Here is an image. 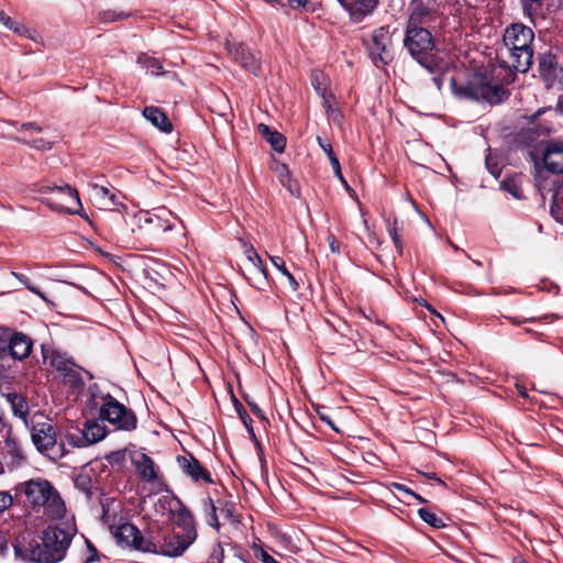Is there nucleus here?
I'll list each match as a JSON object with an SVG mask.
<instances>
[{
  "label": "nucleus",
  "instance_id": "f257e3e1",
  "mask_svg": "<svg viewBox=\"0 0 563 563\" xmlns=\"http://www.w3.org/2000/svg\"><path fill=\"white\" fill-rule=\"evenodd\" d=\"M76 532V526L71 522L51 526L43 532L42 544H30L25 551L15 545L14 550L18 555L32 562L57 563L64 559Z\"/></svg>",
  "mask_w": 563,
  "mask_h": 563
},
{
  "label": "nucleus",
  "instance_id": "f03ea898",
  "mask_svg": "<svg viewBox=\"0 0 563 563\" xmlns=\"http://www.w3.org/2000/svg\"><path fill=\"white\" fill-rule=\"evenodd\" d=\"M16 492L24 495L34 508L42 507L53 520L62 519L66 514L64 500L47 479L37 477L22 482L16 486Z\"/></svg>",
  "mask_w": 563,
  "mask_h": 563
},
{
  "label": "nucleus",
  "instance_id": "7ed1b4c3",
  "mask_svg": "<svg viewBox=\"0 0 563 563\" xmlns=\"http://www.w3.org/2000/svg\"><path fill=\"white\" fill-rule=\"evenodd\" d=\"M533 32L530 27L515 23L504 33V45L507 53V66L516 71L526 73L532 63Z\"/></svg>",
  "mask_w": 563,
  "mask_h": 563
},
{
  "label": "nucleus",
  "instance_id": "20e7f679",
  "mask_svg": "<svg viewBox=\"0 0 563 563\" xmlns=\"http://www.w3.org/2000/svg\"><path fill=\"white\" fill-rule=\"evenodd\" d=\"M41 191L48 195V197L44 199V202L52 210L80 214L87 219V217L81 213V202L78 191L69 185L45 186Z\"/></svg>",
  "mask_w": 563,
  "mask_h": 563
},
{
  "label": "nucleus",
  "instance_id": "39448f33",
  "mask_svg": "<svg viewBox=\"0 0 563 563\" xmlns=\"http://www.w3.org/2000/svg\"><path fill=\"white\" fill-rule=\"evenodd\" d=\"M196 532L188 534L168 533L164 536H153L151 532V542L146 545L147 553L179 556L195 541Z\"/></svg>",
  "mask_w": 563,
  "mask_h": 563
},
{
  "label": "nucleus",
  "instance_id": "423d86ee",
  "mask_svg": "<svg viewBox=\"0 0 563 563\" xmlns=\"http://www.w3.org/2000/svg\"><path fill=\"white\" fill-rule=\"evenodd\" d=\"M456 93L467 99L484 100L492 104L504 101L508 96L504 87L492 85L482 78H474L466 86L459 88Z\"/></svg>",
  "mask_w": 563,
  "mask_h": 563
},
{
  "label": "nucleus",
  "instance_id": "0eeeda50",
  "mask_svg": "<svg viewBox=\"0 0 563 563\" xmlns=\"http://www.w3.org/2000/svg\"><path fill=\"white\" fill-rule=\"evenodd\" d=\"M405 46L410 55L421 65H427L428 56L431 54L434 43L431 33L423 26H407Z\"/></svg>",
  "mask_w": 563,
  "mask_h": 563
},
{
  "label": "nucleus",
  "instance_id": "6e6552de",
  "mask_svg": "<svg viewBox=\"0 0 563 563\" xmlns=\"http://www.w3.org/2000/svg\"><path fill=\"white\" fill-rule=\"evenodd\" d=\"M100 418L120 430L131 431L136 427L134 412L111 397L102 404Z\"/></svg>",
  "mask_w": 563,
  "mask_h": 563
},
{
  "label": "nucleus",
  "instance_id": "1a4fd4ad",
  "mask_svg": "<svg viewBox=\"0 0 563 563\" xmlns=\"http://www.w3.org/2000/svg\"><path fill=\"white\" fill-rule=\"evenodd\" d=\"M32 441L40 452L51 459L64 456V444H56V433L51 423H38L32 428Z\"/></svg>",
  "mask_w": 563,
  "mask_h": 563
},
{
  "label": "nucleus",
  "instance_id": "9d476101",
  "mask_svg": "<svg viewBox=\"0 0 563 563\" xmlns=\"http://www.w3.org/2000/svg\"><path fill=\"white\" fill-rule=\"evenodd\" d=\"M156 507L157 510H167L169 519L184 529V534L196 532L192 516L180 500L163 497L158 499Z\"/></svg>",
  "mask_w": 563,
  "mask_h": 563
},
{
  "label": "nucleus",
  "instance_id": "9b49d317",
  "mask_svg": "<svg viewBox=\"0 0 563 563\" xmlns=\"http://www.w3.org/2000/svg\"><path fill=\"white\" fill-rule=\"evenodd\" d=\"M0 459L11 467L20 465L24 460L20 443L8 424L0 429Z\"/></svg>",
  "mask_w": 563,
  "mask_h": 563
},
{
  "label": "nucleus",
  "instance_id": "f8f14e48",
  "mask_svg": "<svg viewBox=\"0 0 563 563\" xmlns=\"http://www.w3.org/2000/svg\"><path fill=\"white\" fill-rule=\"evenodd\" d=\"M244 253L246 256L245 278L252 286L263 289L267 286V272L260 255L252 245H245Z\"/></svg>",
  "mask_w": 563,
  "mask_h": 563
},
{
  "label": "nucleus",
  "instance_id": "ddd939ff",
  "mask_svg": "<svg viewBox=\"0 0 563 563\" xmlns=\"http://www.w3.org/2000/svg\"><path fill=\"white\" fill-rule=\"evenodd\" d=\"M440 13L439 5L432 0H412L409 4L408 25L421 26L434 21Z\"/></svg>",
  "mask_w": 563,
  "mask_h": 563
},
{
  "label": "nucleus",
  "instance_id": "4468645a",
  "mask_svg": "<svg viewBox=\"0 0 563 563\" xmlns=\"http://www.w3.org/2000/svg\"><path fill=\"white\" fill-rule=\"evenodd\" d=\"M368 49L375 62L388 64L393 59L389 31L385 27L375 30Z\"/></svg>",
  "mask_w": 563,
  "mask_h": 563
},
{
  "label": "nucleus",
  "instance_id": "2eb2a0df",
  "mask_svg": "<svg viewBox=\"0 0 563 563\" xmlns=\"http://www.w3.org/2000/svg\"><path fill=\"white\" fill-rule=\"evenodd\" d=\"M115 537L119 542L125 543L137 551L147 553L146 545L151 542V534L145 537L132 523H123L118 527Z\"/></svg>",
  "mask_w": 563,
  "mask_h": 563
},
{
  "label": "nucleus",
  "instance_id": "dca6fc26",
  "mask_svg": "<svg viewBox=\"0 0 563 563\" xmlns=\"http://www.w3.org/2000/svg\"><path fill=\"white\" fill-rule=\"evenodd\" d=\"M169 218L178 220L181 223V221L174 216L172 211L166 210L165 208H158L154 213L146 212L140 216V222L144 224H153V232H167L175 228V225L170 223Z\"/></svg>",
  "mask_w": 563,
  "mask_h": 563
},
{
  "label": "nucleus",
  "instance_id": "f3484780",
  "mask_svg": "<svg viewBox=\"0 0 563 563\" xmlns=\"http://www.w3.org/2000/svg\"><path fill=\"white\" fill-rule=\"evenodd\" d=\"M132 465L136 474L146 482L157 479V471L154 461L143 451H132L130 454Z\"/></svg>",
  "mask_w": 563,
  "mask_h": 563
},
{
  "label": "nucleus",
  "instance_id": "a211bd4d",
  "mask_svg": "<svg viewBox=\"0 0 563 563\" xmlns=\"http://www.w3.org/2000/svg\"><path fill=\"white\" fill-rule=\"evenodd\" d=\"M227 49L233 58L239 62L245 69L253 74L260 70V62L256 56L243 44L227 42Z\"/></svg>",
  "mask_w": 563,
  "mask_h": 563
},
{
  "label": "nucleus",
  "instance_id": "6ab92c4d",
  "mask_svg": "<svg viewBox=\"0 0 563 563\" xmlns=\"http://www.w3.org/2000/svg\"><path fill=\"white\" fill-rule=\"evenodd\" d=\"M545 168L554 174L563 173V142H552L543 153Z\"/></svg>",
  "mask_w": 563,
  "mask_h": 563
},
{
  "label": "nucleus",
  "instance_id": "aec40b11",
  "mask_svg": "<svg viewBox=\"0 0 563 563\" xmlns=\"http://www.w3.org/2000/svg\"><path fill=\"white\" fill-rule=\"evenodd\" d=\"M89 197L91 202L101 210H111L118 205L117 195L97 184L90 185Z\"/></svg>",
  "mask_w": 563,
  "mask_h": 563
},
{
  "label": "nucleus",
  "instance_id": "412c9836",
  "mask_svg": "<svg viewBox=\"0 0 563 563\" xmlns=\"http://www.w3.org/2000/svg\"><path fill=\"white\" fill-rule=\"evenodd\" d=\"M354 21H361L377 5V0H338Z\"/></svg>",
  "mask_w": 563,
  "mask_h": 563
},
{
  "label": "nucleus",
  "instance_id": "4be33fe9",
  "mask_svg": "<svg viewBox=\"0 0 563 563\" xmlns=\"http://www.w3.org/2000/svg\"><path fill=\"white\" fill-rule=\"evenodd\" d=\"M32 350V342L29 336L23 333H15L8 341V352L16 360H23L29 356Z\"/></svg>",
  "mask_w": 563,
  "mask_h": 563
},
{
  "label": "nucleus",
  "instance_id": "5701e85b",
  "mask_svg": "<svg viewBox=\"0 0 563 563\" xmlns=\"http://www.w3.org/2000/svg\"><path fill=\"white\" fill-rule=\"evenodd\" d=\"M178 462H179L181 468L184 470V472L188 476H190L194 481L202 479L206 483L212 482L210 474L207 472V470H205L201 466L199 461L196 460L195 457H192V456L181 457L178 460Z\"/></svg>",
  "mask_w": 563,
  "mask_h": 563
},
{
  "label": "nucleus",
  "instance_id": "b1692460",
  "mask_svg": "<svg viewBox=\"0 0 563 563\" xmlns=\"http://www.w3.org/2000/svg\"><path fill=\"white\" fill-rule=\"evenodd\" d=\"M143 115L154 126L158 128L161 131L165 133H169L173 130V125L168 118L166 117V114L156 107H146L143 110Z\"/></svg>",
  "mask_w": 563,
  "mask_h": 563
},
{
  "label": "nucleus",
  "instance_id": "393cba45",
  "mask_svg": "<svg viewBox=\"0 0 563 563\" xmlns=\"http://www.w3.org/2000/svg\"><path fill=\"white\" fill-rule=\"evenodd\" d=\"M257 132L271 144V146L278 153L284 152L286 146V137L264 123L257 125Z\"/></svg>",
  "mask_w": 563,
  "mask_h": 563
},
{
  "label": "nucleus",
  "instance_id": "a878e982",
  "mask_svg": "<svg viewBox=\"0 0 563 563\" xmlns=\"http://www.w3.org/2000/svg\"><path fill=\"white\" fill-rule=\"evenodd\" d=\"M85 439L88 442V445L95 444L107 435V430L104 424L98 420H89L85 423L82 429Z\"/></svg>",
  "mask_w": 563,
  "mask_h": 563
},
{
  "label": "nucleus",
  "instance_id": "bb28decb",
  "mask_svg": "<svg viewBox=\"0 0 563 563\" xmlns=\"http://www.w3.org/2000/svg\"><path fill=\"white\" fill-rule=\"evenodd\" d=\"M274 172L276 176L278 177L280 184L286 187L291 195H298L299 189L296 181L291 179L290 172L288 167L283 163H275L274 165Z\"/></svg>",
  "mask_w": 563,
  "mask_h": 563
},
{
  "label": "nucleus",
  "instance_id": "cd10ccee",
  "mask_svg": "<svg viewBox=\"0 0 563 563\" xmlns=\"http://www.w3.org/2000/svg\"><path fill=\"white\" fill-rule=\"evenodd\" d=\"M49 360V364L56 368L58 372L64 374H69L73 372L74 362L68 358L65 354L58 351H52L48 355L45 356Z\"/></svg>",
  "mask_w": 563,
  "mask_h": 563
},
{
  "label": "nucleus",
  "instance_id": "c85d7f7f",
  "mask_svg": "<svg viewBox=\"0 0 563 563\" xmlns=\"http://www.w3.org/2000/svg\"><path fill=\"white\" fill-rule=\"evenodd\" d=\"M386 229L399 253L402 252V242L400 233L402 232V223L396 216H389L385 219Z\"/></svg>",
  "mask_w": 563,
  "mask_h": 563
},
{
  "label": "nucleus",
  "instance_id": "c756f323",
  "mask_svg": "<svg viewBox=\"0 0 563 563\" xmlns=\"http://www.w3.org/2000/svg\"><path fill=\"white\" fill-rule=\"evenodd\" d=\"M541 76L549 82V86L554 84V77L558 74L555 57L552 55L543 56L539 64Z\"/></svg>",
  "mask_w": 563,
  "mask_h": 563
},
{
  "label": "nucleus",
  "instance_id": "7c9ffc66",
  "mask_svg": "<svg viewBox=\"0 0 563 563\" xmlns=\"http://www.w3.org/2000/svg\"><path fill=\"white\" fill-rule=\"evenodd\" d=\"M9 30L20 36L30 38L36 43H42V36L35 30H32L20 22L13 21L12 27Z\"/></svg>",
  "mask_w": 563,
  "mask_h": 563
},
{
  "label": "nucleus",
  "instance_id": "2f4dec72",
  "mask_svg": "<svg viewBox=\"0 0 563 563\" xmlns=\"http://www.w3.org/2000/svg\"><path fill=\"white\" fill-rule=\"evenodd\" d=\"M137 64L147 68L152 75L162 74L163 65L161 64V62H158L157 59H155L146 54H141L137 57Z\"/></svg>",
  "mask_w": 563,
  "mask_h": 563
},
{
  "label": "nucleus",
  "instance_id": "473e14b6",
  "mask_svg": "<svg viewBox=\"0 0 563 563\" xmlns=\"http://www.w3.org/2000/svg\"><path fill=\"white\" fill-rule=\"evenodd\" d=\"M418 514H419V517L424 522H427L428 525H430L433 528L440 529L445 526L444 522L442 521V519L437 517V515L434 512L428 510L427 508H420L418 510Z\"/></svg>",
  "mask_w": 563,
  "mask_h": 563
},
{
  "label": "nucleus",
  "instance_id": "72a5a7b5",
  "mask_svg": "<svg viewBox=\"0 0 563 563\" xmlns=\"http://www.w3.org/2000/svg\"><path fill=\"white\" fill-rule=\"evenodd\" d=\"M18 142H21V143H24V144H27L29 146H31L32 148L34 150H37V151H43V152H46V151H49L52 148V142L43 139V137H35V139H15Z\"/></svg>",
  "mask_w": 563,
  "mask_h": 563
},
{
  "label": "nucleus",
  "instance_id": "f704fd0d",
  "mask_svg": "<svg viewBox=\"0 0 563 563\" xmlns=\"http://www.w3.org/2000/svg\"><path fill=\"white\" fill-rule=\"evenodd\" d=\"M9 400L11 401L14 415L24 418L27 413V408L23 398L19 397L18 395H9Z\"/></svg>",
  "mask_w": 563,
  "mask_h": 563
},
{
  "label": "nucleus",
  "instance_id": "c9c22d12",
  "mask_svg": "<svg viewBox=\"0 0 563 563\" xmlns=\"http://www.w3.org/2000/svg\"><path fill=\"white\" fill-rule=\"evenodd\" d=\"M66 441L73 448H85L88 445L82 430L76 432H67Z\"/></svg>",
  "mask_w": 563,
  "mask_h": 563
},
{
  "label": "nucleus",
  "instance_id": "e433bc0d",
  "mask_svg": "<svg viewBox=\"0 0 563 563\" xmlns=\"http://www.w3.org/2000/svg\"><path fill=\"white\" fill-rule=\"evenodd\" d=\"M126 457V450H118L114 452H111L107 455V461L112 465L121 466L123 465Z\"/></svg>",
  "mask_w": 563,
  "mask_h": 563
},
{
  "label": "nucleus",
  "instance_id": "4c0bfd02",
  "mask_svg": "<svg viewBox=\"0 0 563 563\" xmlns=\"http://www.w3.org/2000/svg\"><path fill=\"white\" fill-rule=\"evenodd\" d=\"M252 549L255 558L261 560L263 563H279L260 545L254 544Z\"/></svg>",
  "mask_w": 563,
  "mask_h": 563
},
{
  "label": "nucleus",
  "instance_id": "58836bf2",
  "mask_svg": "<svg viewBox=\"0 0 563 563\" xmlns=\"http://www.w3.org/2000/svg\"><path fill=\"white\" fill-rule=\"evenodd\" d=\"M551 214L556 221L563 223V202H560L558 195L554 196V200L551 206Z\"/></svg>",
  "mask_w": 563,
  "mask_h": 563
},
{
  "label": "nucleus",
  "instance_id": "ea45409f",
  "mask_svg": "<svg viewBox=\"0 0 563 563\" xmlns=\"http://www.w3.org/2000/svg\"><path fill=\"white\" fill-rule=\"evenodd\" d=\"M12 275H13L14 277H16L21 283H23V284L25 285V287H26L30 291H32V292L36 294V295H37L40 298H42L45 302H49V300L45 297V295H44L40 289H37L36 287H34L33 285H31V284L29 283L27 278H25V277H23V276H21V275L16 274V273H12Z\"/></svg>",
  "mask_w": 563,
  "mask_h": 563
},
{
  "label": "nucleus",
  "instance_id": "a19ab883",
  "mask_svg": "<svg viewBox=\"0 0 563 563\" xmlns=\"http://www.w3.org/2000/svg\"><path fill=\"white\" fill-rule=\"evenodd\" d=\"M322 98H323V104L327 109V112L329 114V117L335 121V122H339L340 119H341V113L339 111H336L335 109L332 108L331 103H330V100L329 98L324 95V92H322Z\"/></svg>",
  "mask_w": 563,
  "mask_h": 563
},
{
  "label": "nucleus",
  "instance_id": "79ce46f5",
  "mask_svg": "<svg viewBox=\"0 0 563 563\" xmlns=\"http://www.w3.org/2000/svg\"><path fill=\"white\" fill-rule=\"evenodd\" d=\"M13 504V497L8 492H0V512L9 509Z\"/></svg>",
  "mask_w": 563,
  "mask_h": 563
},
{
  "label": "nucleus",
  "instance_id": "37998d69",
  "mask_svg": "<svg viewBox=\"0 0 563 563\" xmlns=\"http://www.w3.org/2000/svg\"><path fill=\"white\" fill-rule=\"evenodd\" d=\"M324 79V76L321 71H314L311 76V82L314 86L316 90L322 96V92L325 93V89L321 88V84Z\"/></svg>",
  "mask_w": 563,
  "mask_h": 563
},
{
  "label": "nucleus",
  "instance_id": "c03bdc74",
  "mask_svg": "<svg viewBox=\"0 0 563 563\" xmlns=\"http://www.w3.org/2000/svg\"><path fill=\"white\" fill-rule=\"evenodd\" d=\"M316 411L319 416V418L324 421L327 424H329L333 430H338L332 420L330 419L329 415L327 413V408L324 406H320V405H317L316 406Z\"/></svg>",
  "mask_w": 563,
  "mask_h": 563
},
{
  "label": "nucleus",
  "instance_id": "a18cd8bd",
  "mask_svg": "<svg viewBox=\"0 0 563 563\" xmlns=\"http://www.w3.org/2000/svg\"><path fill=\"white\" fill-rule=\"evenodd\" d=\"M272 262V264L283 274L285 275L288 269L286 268V265H285V262L282 257L279 256H273V255H267Z\"/></svg>",
  "mask_w": 563,
  "mask_h": 563
},
{
  "label": "nucleus",
  "instance_id": "49530a36",
  "mask_svg": "<svg viewBox=\"0 0 563 563\" xmlns=\"http://www.w3.org/2000/svg\"><path fill=\"white\" fill-rule=\"evenodd\" d=\"M327 241L329 243L330 251L332 253L339 254L340 253V243L335 239V236L332 233H329L327 236Z\"/></svg>",
  "mask_w": 563,
  "mask_h": 563
},
{
  "label": "nucleus",
  "instance_id": "de8ad7c7",
  "mask_svg": "<svg viewBox=\"0 0 563 563\" xmlns=\"http://www.w3.org/2000/svg\"><path fill=\"white\" fill-rule=\"evenodd\" d=\"M329 161H330V163H331V166H332V167H333V169H334L335 175L341 179V181H342L343 184H345V185H346L345 180H344V179H343V177H342V174H341V166H340V163H339V159L336 158V156L334 155V156L330 157V158H329Z\"/></svg>",
  "mask_w": 563,
  "mask_h": 563
},
{
  "label": "nucleus",
  "instance_id": "09e8293b",
  "mask_svg": "<svg viewBox=\"0 0 563 563\" xmlns=\"http://www.w3.org/2000/svg\"><path fill=\"white\" fill-rule=\"evenodd\" d=\"M318 144L323 150V152L327 154L328 158L334 156L332 146L330 143L324 142L320 136L317 137Z\"/></svg>",
  "mask_w": 563,
  "mask_h": 563
},
{
  "label": "nucleus",
  "instance_id": "8fccbe9b",
  "mask_svg": "<svg viewBox=\"0 0 563 563\" xmlns=\"http://www.w3.org/2000/svg\"><path fill=\"white\" fill-rule=\"evenodd\" d=\"M12 20L4 11L0 10V23L8 30L12 27Z\"/></svg>",
  "mask_w": 563,
  "mask_h": 563
},
{
  "label": "nucleus",
  "instance_id": "3c124183",
  "mask_svg": "<svg viewBox=\"0 0 563 563\" xmlns=\"http://www.w3.org/2000/svg\"><path fill=\"white\" fill-rule=\"evenodd\" d=\"M541 0H522V7H523V11L527 13V14H531V11H532V7L534 3H538L540 2Z\"/></svg>",
  "mask_w": 563,
  "mask_h": 563
},
{
  "label": "nucleus",
  "instance_id": "603ef678",
  "mask_svg": "<svg viewBox=\"0 0 563 563\" xmlns=\"http://www.w3.org/2000/svg\"><path fill=\"white\" fill-rule=\"evenodd\" d=\"M20 130L21 131H29V130H32V131H35L37 133L42 132V128L35 123H24L20 126Z\"/></svg>",
  "mask_w": 563,
  "mask_h": 563
},
{
  "label": "nucleus",
  "instance_id": "864d4df0",
  "mask_svg": "<svg viewBox=\"0 0 563 563\" xmlns=\"http://www.w3.org/2000/svg\"><path fill=\"white\" fill-rule=\"evenodd\" d=\"M391 487H393L394 489L398 490V492H402V493H405V494H406V495H408V496H409V495H413V492H412L410 488H408V487H406L405 485H402V484H399V483H393V484H391Z\"/></svg>",
  "mask_w": 563,
  "mask_h": 563
},
{
  "label": "nucleus",
  "instance_id": "5fc2aeb1",
  "mask_svg": "<svg viewBox=\"0 0 563 563\" xmlns=\"http://www.w3.org/2000/svg\"><path fill=\"white\" fill-rule=\"evenodd\" d=\"M284 276L288 279L292 291H297L299 288V285H298V282L295 279V277L289 272H287Z\"/></svg>",
  "mask_w": 563,
  "mask_h": 563
},
{
  "label": "nucleus",
  "instance_id": "6e6d98bb",
  "mask_svg": "<svg viewBox=\"0 0 563 563\" xmlns=\"http://www.w3.org/2000/svg\"><path fill=\"white\" fill-rule=\"evenodd\" d=\"M506 190H508L515 198L520 199V192L516 185H503Z\"/></svg>",
  "mask_w": 563,
  "mask_h": 563
},
{
  "label": "nucleus",
  "instance_id": "4d7b16f0",
  "mask_svg": "<svg viewBox=\"0 0 563 563\" xmlns=\"http://www.w3.org/2000/svg\"><path fill=\"white\" fill-rule=\"evenodd\" d=\"M249 406L251 407L252 411L257 416V417H261V418H264L263 416V411L261 410V408L253 401L246 399Z\"/></svg>",
  "mask_w": 563,
  "mask_h": 563
},
{
  "label": "nucleus",
  "instance_id": "13d9d810",
  "mask_svg": "<svg viewBox=\"0 0 563 563\" xmlns=\"http://www.w3.org/2000/svg\"><path fill=\"white\" fill-rule=\"evenodd\" d=\"M103 19L106 21H115V20L123 19V14L122 13L107 12V13H104V18Z\"/></svg>",
  "mask_w": 563,
  "mask_h": 563
},
{
  "label": "nucleus",
  "instance_id": "bf43d9fd",
  "mask_svg": "<svg viewBox=\"0 0 563 563\" xmlns=\"http://www.w3.org/2000/svg\"><path fill=\"white\" fill-rule=\"evenodd\" d=\"M8 352V341L0 336V356Z\"/></svg>",
  "mask_w": 563,
  "mask_h": 563
},
{
  "label": "nucleus",
  "instance_id": "052dcab7",
  "mask_svg": "<svg viewBox=\"0 0 563 563\" xmlns=\"http://www.w3.org/2000/svg\"><path fill=\"white\" fill-rule=\"evenodd\" d=\"M554 79H558V84L563 88V64L560 66Z\"/></svg>",
  "mask_w": 563,
  "mask_h": 563
},
{
  "label": "nucleus",
  "instance_id": "680f3d73",
  "mask_svg": "<svg viewBox=\"0 0 563 563\" xmlns=\"http://www.w3.org/2000/svg\"><path fill=\"white\" fill-rule=\"evenodd\" d=\"M210 507H211V515H212V520H213V522L211 525H213L214 527L218 528L219 523H218V518H217V515H216V507L212 504V501H210Z\"/></svg>",
  "mask_w": 563,
  "mask_h": 563
},
{
  "label": "nucleus",
  "instance_id": "e2e57ef3",
  "mask_svg": "<svg viewBox=\"0 0 563 563\" xmlns=\"http://www.w3.org/2000/svg\"><path fill=\"white\" fill-rule=\"evenodd\" d=\"M516 388L519 393L520 396L525 397V398H528V393L526 390V388L521 385H516Z\"/></svg>",
  "mask_w": 563,
  "mask_h": 563
},
{
  "label": "nucleus",
  "instance_id": "0e129e2a",
  "mask_svg": "<svg viewBox=\"0 0 563 563\" xmlns=\"http://www.w3.org/2000/svg\"><path fill=\"white\" fill-rule=\"evenodd\" d=\"M426 477L431 478V479H435V481L439 482V484H443V482L440 478H438L434 473L426 474Z\"/></svg>",
  "mask_w": 563,
  "mask_h": 563
},
{
  "label": "nucleus",
  "instance_id": "69168bd1",
  "mask_svg": "<svg viewBox=\"0 0 563 563\" xmlns=\"http://www.w3.org/2000/svg\"><path fill=\"white\" fill-rule=\"evenodd\" d=\"M411 497H413L415 499H417L419 503H426V499L422 498L420 495L416 494L413 492V495H410Z\"/></svg>",
  "mask_w": 563,
  "mask_h": 563
},
{
  "label": "nucleus",
  "instance_id": "338daca9",
  "mask_svg": "<svg viewBox=\"0 0 563 563\" xmlns=\"http://www.w3.org/2000/svg\"><path fill=\"white\" fill-rule=\"evenodd\" d=\"M431 312L435 313L439 318H441V320H443L442 316L437 313L431 306H429L428 303L424 305Z\"/></svg>",
  "mask_w": 563,
  "mask_h": 563
},
{
  "label": "nucleus",
  "instance_id": "774afa93",
  "mask_svg": "<svg viewBox=\"0 0 563 563\" xmlns=\"http://www.w3.org/2000/svg\"><path fill=\"white\" fill-rule=\"evenodd\" d=\"M307 3V0H297L298 5H305Z\"/></svg>",
  "mask_w": 563,
  "mask_h": 563
}]
</instances>
